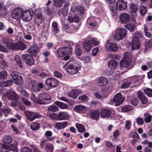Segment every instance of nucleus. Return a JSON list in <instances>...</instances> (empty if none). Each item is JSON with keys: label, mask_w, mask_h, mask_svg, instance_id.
I'll list each match as a JSON object with an SVG mask.
<instances>
[{"label": "nucleus", "mask_w": 152, "mask_h": 152, "mask_svg": "<svg viewBox=\"0 0 152 152\" xmlns=\"http://www.w3.org/2000/svg\"><path fill=\"white\" fill-rule=\"evenodd\" d=\"M72 51L71 47H65L59 48L57 50V53L58 58H62L67 55H70Z\"/></svg>", "instance_id": "nucleus-1"}, {"label": "nucleus", "mask_w": 152, "mask_h": 152, "mask_svg": "<svg viewBox=\"0 0 152 152\" xmlns=\"http://www.w3.org/2000/svg\"><path fill=\"white\" fill-rule=\"evenodd\" d=\"M58 84L57 80L52 78H48L45 81L44 86L46 89L49 90L56 87Z\"/></svg>", "instance_id": "nucleus-2"}, {"label": "nucleus", "mask_w": 152, "mask_h": 152, "mask_svg": "<svg viewBox=\"0 0 152 152\" xmlns=\"http://www.w3.org/2000/svg\"><path fill=\"white\" fill-rule=\"evenodd\" d=\"M127 31L124 28H120L118 30L114 36L115 39L117 41L123 39L127 34Z\"/></svg>", "instance_id": "nucleus-3"}, {"label": "nucleus", "mask_w": 152, "mask_h": 152, "mask_svg": "<svg viewBox=\"0 0 152 152\" xmlns=\"http://www.w3.org/2000/svg\"><path fill=\"white\" fill-rule=\"evenodd\" d=\"M141 34L138 33L135 34L132 39V50L135 49H139L140 48V43L139 37H140Z\"/></svg>", "instance_id": "nucleus-4"}, {"label": "nucleus", "mask_w": 152, "mask_h": 152, "mask_svg": "<svg viewBox=\"0 0 152 152\" xmlns=\"http://www.w3.org/2000/svg\"><path fill=\"white\" fill-rule=\"evenodd\" d=\"M31 11L27 10L23 12L22 10V12L21 15L22 19L25 21L28 22L31 20L33 17V11L31 10Z\"/></svg>", "instance_id": "nucleus-5"}, {"label": "nucleus", "mask_w": 152, "mask_h": 152, "mask_svg": "<svg viewBox=\"0 0 152 152\" xmlns=\"http://www.w3.org/2000/svg\"><path fill=\"white\" fill-rule=\"evenodd\" d=\"M22 58L25 63L29 66H32L34 64V60L33 56L28 54L22 55Z\"/></svg>", "instance_id": "nucleus-6"}, {"label": "nucleus", "mask_w": 152, "mask_h": 152, "mask_svg": "<svg viewBox=\"0 0 152 152\" xmlns=\"http://www.w3.org/2000/svg\"><path fill=\"white\" fill-rule=\"evenodd\" d=\"M15 83L18 85H20L23 83V80L22 76L19 75L18 72L15 71L12 72L11 73Z\"/></svg>", "instance_id": "nucleus-7"}, {"label": "nucleus", "mask_w": 152, "mask_h": 152, "mask_svg": "<svg viewBox=\"0 0 152 152\" xmlns=\"http://www.w3.org/2000/svg\"><path fill=\"white\" fill-rule=\"evenodd\" d=\"M28 119L31 121L41 117V115L37 112L27 111L25 113Z\"/></svg>", "instance_id": "nucleus-8"}, {"label": "nucleus", "mask_w": 152, "mask_h": 152, "mask_svg": "<svg viewBox=\"0 0 152 152\" xmlns=\"http://www.w3.org/2000/svg\"><path fill=\"white\" fill-rule=\"evenodd\" d=\"M38 99L39 103L41 104H44L45 101H49L51 99V96L48 94L43 92L40 94L38 96Z\"/></svg>", "instance_id": "nucleus-9"}, {"label": "nucleus", "mask_w": 152, "mask_h": 152, "mask_svg": "<svg viewBox=\"0 0 152 152\" xmlns=\"http://www.w3.org/2000/svg\"><path fill=\"white\" fill-rule=\"evenodd\" d=\"M22 12V9L18 8L14 10L12 13V16L13 18L16 20H19L21 18V15Z\"/></svg>", "instance_id": "nucleus-10"}, {"label": "nucleus", "mask_w": 152, "mask_h": 152, "mask_svg": "<svg viewBox=\"0 0 152 152\" xmlns=\"http://www.w3.org/2000/svg\"><path fill=\"white\" fill-rule=\"evenodd\" d=\"M5 96L9 99L16 100L17 99L18 97V96L17 94L15 92L11 90H8L5 94Z\"/></svg>", "instance_id": "nucleus-11"}, {"label": "nucleus", "mask_w": 152, "mask_h": 152, "mask_svg": "<svg viewBox=\"0 0 152 152\" xmlns=\"http://www.w3.org/2000/svg\"><path fill=\"white\" fill-rule=\"evenodd\" d=\"M124 99L120 93L117 94L114 97L113 102H115V105L118 106L121 105L124 101Z\"/></svg>", "instance_id": "nucleus-12"}, {"label": "nucleus", "mask_w": 152, "mask_h": 152, "mask_svg": "<svg viewBox=\"0 0 152 152\" xmlns=\"http://www.w3.org/2000/svg\"><path fill=\"white\" fill-rule=\"evenodd\" d=\"M116 6L117 9L120 11L126 9L127 7V3L124 0H118Z\"/></svg>", "instance_id": "nucleus-13"}, {"label": "nucleus", "mask_w": 152, "mask_h": 152, "mask_svg": "<svg viewBox=\"0 0 152 152\" xmlns=\"http://www.w3.org/2000/svg\"><path fill=\"white\" fill-rule=\"evenodd\" d=\"M67 121L63 122H56L53 124V126L56 129L60 130L65 128L68 125Z\"/></svg>", "instance_id": "nucleus-14"}, {"label": "nucleus", "mask_w": 152, "mask_h": 152, "mask_svg": "<svg viewBox=\"0 0 152 152\" xmlns=\"http://www.w3.org/2000/svg\"><path fill=\"white\" fill-rule=\"evenodd\" d=\"M27 52L29 53L30 55L35 57L37 55L38 53V48L36 46L34 45H32L28 50Z\"/></svg>", "instance_id": "nucleus-15"}, {"label": "nucleus", "mask_w": 152, "mask_h": 152, "mask_svg": "<svg viewBox=\"0 0 152 152\" xmlns=\"http://www.w3.org/2000/svg\"><path fill=\"white\" fill-rule=\"evenodd\" d=\"M89 107L85 106L79 105L75 106L74 108V110L78 113H84L86 112Z\"/></svg>", "instance_id": "nucleus-16"}, {"label": "nucleus", "mask_w": 152, "mask_h": 152, "mask_svg": "<svg viewBox=\"0 0 152 152\" xmlns=\"http://www.w3.org/2000/svg\"><path fill=\"white\" fill-rule=\"evenodd\" d=\"M7 47L11 50H16V44L14 43L13 40L11 39H8L4 41Z\"/></svg>", "instance_id": "nucleus-17"}, {"label": "nucleus", "mask_w": 152, "mask_h": 152, "mask_svg": "<svg viewBox=\"0 0 152 152\" xmlns=\"http://www.w3.org/2000/svg\"><path fill=\"white\" fill-rule=\"evenodd\" d=\"M119 18L121 23H126L129 21L130 16L126 13H123L120 15Z\"/></svg>", "instance_id": "nucleus-18"}, {"label": "nucleus", "mask_w": 152, "mask_h": 152, "mask_svg": "<svg viewBox=\"0 0 152 152\" xmlns=\"http://www.w3.org/2000/svg\"><path fill=\"white\" fill-rule=\"evenodd\" d=\"M111 110L107 108H102L101 111V116L102 118L108 117L111 115Z\"/></svg>", "instance_id": "nucleus-19"}, {"label": "nucleus", "mask_w": 152, "mask_h": 152, "mask_svg": "<svg viewBox=\"0 0 152 152\" xmlns=\"http://www.w3.org/2000/svg\"><path fill=\"white\" fill-rule=\"evenodd\" d=\"M119 65L121 67H126L129 69H131L133 67L130 62L124 59H122Z\"/></svg>", "instance_id": "nucleus-20"}, {"label": "nucleus", "mask_w": 152, "mask_h": 152, "mask_svg": "<svg viewBox=\"0 0 152 152\" xmlns=\"http://www.w3.org/2000/svg\"><path fill=\"white\" fill-rule=\"evenodd\" d=\"M137 96L142 104H145L148 102L147 98L143 92L139 91L138 93Z\"/></svg>", "instance_id": "nucleus-21"}, {"label": "nucleus", "mask_w": 152, "mask_h": 152, "mask_svg": "<svg viewBox=\"0 0 152 152\" xmlns=\"http://www.w3.org/2000/svg\"><path fill=\"white\" fill-rule=\"evenodd\" d=\"M89 115L91 118L96 120L99 116V110H91L90 112Z\"/></svg>", "instance_id": "nucleus-22"}, {"label": "nucleus", "mask_w": 152, "mask_h": 152, "mask_svg": "<svg viewBox=\"0 0 152 152\" xmlns=\"http://www.w3.org/2000/svg\"><path fill=\"white\" fill-rule=\"evenodd\" d=\"M58 116L59 121L68 120L69 118L68 114L65 112H60L58 113Z\"/></svg>", "instance_id": "nucleus-23"}, {"label": "nucleus", "mask_w": 152, "mask_h": 152, "mask_svg": "<svg viewBox=\"0 0 152 152\" xmlns=\"http://www.w3.org/2000/svg\"><path fill=\"white\" fill-rule=\"evenodd\" d=\"M35 17H36V23L37 26H39L40 24H42L44 21V19L43 18L42 15L39 13L35 14Z\"/></svg>", "instance_id": "nucleus-24"}, {"label": "nucleus", "mask_w": 152, "mask_h": 152, "mask_svg": "<svg viewBox=\"0 0 152 152\" xmlns=\"http://www.w3.org/2000/svg\"><path fill=\"white\" fill-rule=\"evenodd\" d=\"M108 49L111 50V51L115 52L118 50V47L115 43L111 42L107 45Z\"/></svg>", "instance_id": "nucleus-25"}, {"label": "nucleus", "mask_w": 152, "mask_h": 152, "mask_svg": "<svg viewBox=\"0 0 152 152\" xmlns=\"http://www.w3.org/2000/svg\"><path fill=\"white\" fill-rule=\"evenodd\" d=\"M107 80L104 77H100L97 80V83L99 86H105L107 83Z\"/></svg>", "instance_id": "nucleus-26"}, {"label": "nucleus", "mask_w": 152, "mask_h": 152, "mask_svg": "<svg viewBox=\"0 0 152 152\" xmlns=\"http://www.w3.org/2000/svg\"><path fill=\"white\" fill-rule=\"evenodd\" d=\"M83 45L85 50L87 52H89L92 47L91 42L89 40H85L83 42Z\"/></svg>", "instance_id": "nucleus-27"}, {"label": "nucleus", "mask_w": 152, "mask_h": 152, "mask_svg": "<svg viewBox=\"0 0 152 152\" xmlns=\"http://www.w3.org/2000/svg\"><path fill=\"white\" fill-rule=\"evenodd\" d=\"M137 81V80L135 78H133L130 81L123 83L121 86L122 88H126L129 87L132 83H135Z\"/></svg>", "instance_id": "nucleus-28"}, {"label": "nucleus", "mask_w": 152, "mask_h": 152, "mask_svg": "<svg viewBox=\"0 0 152 152\" xmlns=\"http://www.w3.org/2000/svg\"><path fill=\"white\" fill-rule=\"evenodd\" d=\"M79 91L78 90L74 89L70 92L68 94L69 96L74 99L76 98L79 94Z\"/></svg>", "instance_id": "nucleus-29"}, {"label": "nucleus", "mask_w": 152, "mask_h": 152, "mask_svg": "<svg viewBox=\"0 0 152 152\" xmlns=\"http://www.w3.org/2000/svg\"><path fill=\"white\" fill-rule=\"evenodd\" d=\"M16 50H23L25 49L26 45L23 42L19 41L18 42H16Z\"/></svg>", "instance_id": "nucleus-30"}, {"label": "nucleus", "mask_w": 152, "mask_h": 152, "mask_svg": "<svg viewBox=\"0 0 152 152\" xmlns=\"http://www.w3.org/2000/svg\"><path fill=\"white\" fill-rule=\"evenodd\" d=\"M10 150L14 152H18V143L15 141L11 144H10Z\"/></svg>", "instance_id": "nucleus-31"}, {"label": "nucleus", "mask_w": 152, "mask_h": 152, "mask_svg": "<svg viewBox=\"0 0 152 152\" xmlns=\"http://www.w3.org/2000/svg\"><path fill=\"white\" fill-rule=\"evenodd\" d=\"M87 23L91 26L95 27L97 25L96 21L95 20V19L93 17L88 18L87 19Z\"/></svg>", "instance_id": "nucleus-32"}, {"label": "nucleus", "mask_w": 152, "mask_h": 152, "mask_svg": "<svg viewBox=\"0 0 152 152\" xmlns=\"http://www.w3.org/2000/svg\"><path fill=\"white\" fill-rule=\"evenodd\" d=\"M67 19L70 23H72L73 22L78 23L80 20V19L77 16L72 17L69 15Z\"/></svg>", "instance_id": "nucleus-33"}, {"label": "nucleus", "mask_w": 152, "mask_h": 152, "mask_svg": "<svg viewBox=\"0 0 152 152\" xmlns=\"http://www.w3.org/2000/svg\"><path fill=\"white\" fill-rule=\"evenodd\" d=\"M16 63L19 66V68L21 69L23 68L22 62L20 57L18 55H16L15 57Z\"/></svg>", "instance_id": "nucleus-34"}, {"label": "nucleus", "mask_w": 152, "mask_h": 152, "mask_svg": "<svg viewBox=\"0 0 152 152\" xmlns=\"http://www.w3.org/2000/svg\"><path fill=\"white\" fill-rule=\"evenodd\" d=\"M118 65L117 61L114 60H111L108 63V66L111 69H115Z\"/></svg>", "instance_id": "nucleus-35"}, {"label": "nucleus", "mask_w": 152, "mask_h": 152, "mask_svg": "<svg viewBox=\"0 0 152 152\" xmlns=\"http://www.w3.org/2000/svg\"><path fill=\"white\" fill-rule=\"evenodd\" d=\"M12 83V81L11 80L3 81L0 82V85L2 87H6L11 86Z\"/></svg>", "instance_id": "nucleus-36"}, {"label": "nucleus", "mask_w": 152, "mask_h": 152, "mask_svg": "<svg viewBox=\"0 0 152 152\" xmlns=\"http://www.w3.org/2000/svg\"><path fill=\"white\" fill-rule=\"evenodd\" d=\"M4 143L10 144L12 141L13 139L10 136H5L3 139Z\"/></svg>", "instance_id": "nucleus-37"}, {"label": "nucleus", "mask_w": 152, "mask_h": 152, "mask_svg": "<svg viewBox=\"0 0 152 152\" xmlns=\"http://www.w3.org/2000/svg\"><path fill=\"white\" fill-rule=\"evenodd\" d=\"M76 127L79 132L83 133L86 131L84 126L80 124L77 123Z\"/></svg>", "instance_id": "nucleus-38"}, {"label": "nucleus", "mask_w": 152, "mask_h": 152, "mask_svg": "<svg viewBox=\"0 0 152 152\" xmlns=\"http://www.w3.org/2000/svg\"><path fill=\"white\" fill-rule=\"evenodd\" d=\"M54 103L61 109H66L68 107L66 104L59 101H56Z\"/></svg>", "instance_id": "nucleus-39"}, {"label": "nucleus", "mask_w": 152, "mask_h": 152, "mask_svg": "<svg viewBox=\"0 0 152 152\" xmlns=\"http://www.w3.org/2000/svg\"><path fill=\"white\" fill-rule=\"evenodd\" d=\"M101 105V102L97 101H94L91 103V107L92 108H97L100 107Z\"/></svg>", "instance_id": "nucleus-40"}, {"label": "nucleus", "mask_w": 152, "mask_h": 152, "mask_svg": "<svg viewBox=\"0 0 152 152\" xmlns=\"http://www.w3.org/2000/svg\"><path fill=\"white\" fill-rule=\"evenodd\" d=\"M54 148L53 145L50 143L48 144L44 147V148L47 152H53Z\"/></svg>", "instance_id": "nucleus-41"}, {"label": "nucleus", "mask_w": 152, "mask_h": 152, "mask_svg": "<svg viewBox=\"0 0 152 152\" xmlns=\"http://www.w3.org/2000/svg\"><path fill=\"white\" fill-rule=\"evenodd\" d=\"M122 111L123 112H127L133 109V107L129 105H126L124 106L121 107Z\"/></svg>", "instance_id": "nucleus-42"}, {"label": "nucleus", "mask_w": 152, "mask_h": 152, "mask_svg": "<svg viewBox=\"0 0 152 152\" xmlns=\"http://www.w3.org/2000/svg\"><path fill=\"white\" fill-rule=\"evenodd\" d=\"M40 127V124L37 122H33L31 126V128L33 130H37Z\"/></svg>", "instance_id": "nucleus-43"}, {"label": "nucleus", "mask_w": 152, "mask_h": 152, "mask_svg": "<svg viewBox=\"0 0 152 152\" xmlns=\"http://www.w3.org/2000/svg\"><path fill=\"white\" fill-rule=\"evenodd\" d=\"M1 109V111L4 114L5 117L8 116V114H10L11 111V109L9 107L5 108H2Z\"/></svg>", "instance_id": "nucleus-44"}, {"label": "nucleus", "mask_w": 152, "mask_h": 152, "mask_svg": "<svg viewBox=\"0 0 152 152\" xmlns=\"http://www.w3.org/2000/svg\"><path fill=\"white\" fill-rule=\"evenodd\" d=\"M69 62H67L63 66L66 72L68 73L69 74L70 71H71L72 68H73L74 65H69Z\"/></svg>", "instance_id": "nucleus-45"}, {"label": "nucleus", "mask_w": 152, "mask_h": 152, "mask_svg": "<svg viewBox=\"0 0 152 152\" xmlns=\"http://www.w3.org/2000/svg\"><path fill=\"white\" fill-rule=\"evenodd\" d=\"M29 87L31 90L34 92L38 91V89L37 88V84L36 83H31L29 85Z\"/></svg>", "instance_id": "nucleus-46"}, {"label": "nucleus", "mask_w": 152, "mask_h": 152, "mask_svg": "<svg viewBox=\"0 0 152 152\" xmlns=\"http://www.w3.org/2000/svg\"><path fill=\"white\" fill-rule=\"evenodd\" d=\"M65 0H53L54 4L57 7H61Z\"/></svg>", "instance_id": "nucleus-47"}, {"label": "nucleus", "mask_w": 152, "mask_h": 152, "mask_svg": "<svg viewBox=\"0 0 152 152\" xmlns=\"http://www.w3.org/2000/svg\"><path fill=\"white\" fill-rule=\"evenodd\" d=\"M75 54L79 56L81 55L83 53V51L79 45H76L75 46Z\"/></svg>", "instance_id": "nucleus-48"}, {"label": "nucleus", "mask_w": 152, "mask_h": 152, "mask_svg": "<svg viewBox=\"0 0 152 152\" xmlns=\"http://www.w3.org/2000/svg\"><path fill=\"white\" fill-rule=\"evenodd\" d=\"M58 109V107L55 105H52L49 106L48 108V111L55 112L57 111Z\"/></svg>", "instance_id": "nucleus-49"}, {"label": "nucleus", "mask_w": 152, "mask_h": 152, "mask_svg": "<svg viewBox=\"0 0 152 152\" xmlns=\"http://www.w3.org/2000/svg\"><path fill=\"white\" fill-rule=\"evenodd\" d=\"M138 9V7L136 4H132L130 6V10L131 12L132 13L136 12Z\"/></svg>", "instance_id": "nucleus-50"}, {"label": "nucleus", "mask_w": 152, "mask_h": 152, "mask_svg": "<svg viewBox=\"0 0 152 152\" xmlns=\"http://www.w3.org/2000/svg\"><path fill=\"white\" fill-rule=\"evenodd\" d=\"M144 116H145L146 117L145 118L144 121H145L147 123H149L151 121L152 116L151 115L149 114L148 113L147 114H145Z\"/></svg>", "instance_id": "nucleus-51"}, {"label": "nucleus", "mask_w": 152, "mask_h": 152, "mask_svg": "<svg viewBox=\"0 0 152 152\" xmlns=\"http://www.w3.org/2000/svg\"><path fill=\"white\" fill-rule=\"evenodd\" d=\"M8 76L7 72L6 71L0 72V80L6 79Z\"/></svg>", "instance_id": "nucleus-52"}, {"label": "nucleus", "mask_w": 152, "mask_h": 152, "mask_svg": "<svg viewBox=\"0 0 152 152\" xmlns=\"http://www.w3.org/2000/svg\"><path fill=\"white\" fill-rule=\"evenodd\" d=\"M144 92L148 96L152 97V89L146 88L144 90Z\"/></svg>", "instance_id": "nucleus-53"}, {"label": "nucleus", "mask_w": 152, "mask_h": 152, "mask_svg": "<svg viewBox=\"0 0 152 152\" xmlns=\"http://www.w3.org/2000/svg\"><path fill=\"white\" fill-rule=\"evenodd\" d=\"M78 68L79 67L74 65L73 68H72L71 71H70L69 74L74 75L76 74L78 71Z\"/></svg>", "instance_id": "nucleus-54"}, {"label": "nucleus", "mask_w": 152, "mask_h": 152, "mask_svg": "<svg viewBox=\"0 0 152 152\" xmlns=\"http://www.w3.org/2000/svg\"><path fill=\"white\" fill-rule=\"evenodd\" d=\"M52 27L54 30L53 31L54 32H56L57 34L58 33L59 29L58 27V24L56 21H53L52 23Z\"/></svg>", "instance_id": "nucleus-55"}, {"label": "nucleus", "mask_w": 152, "mask_h": 152, "mask_svg": "<svg viewBox=\"0 0 152 152\" xmlns=\"http://www.w3.org/2000/svg\"><path fill=\"white\" fill-rule=\"evenodd\" d=\"M30 97L31 99L33 101L36 103H39V101L38 99V96L37 98L34 94H31Z\"/></svg>", "instance_id": "nucleus-56"}, {"label": "nucleus", "mask_w": 152, "mask_h": 152, "mask_svg": "<svg viewBox=\"0 0 152 152\" xmlns=\"http://www.w3.org/2000/svg\"><path fill=\"white\" fill-rule=\"evenodd\" d=\"M125 27L129 30L130 31H133L135 28V27L134 25L131 23L127 24Z\"/></svg>", "instance_id": "nucleus-57"}, {"label": "nucleus", "mask_w": 152, "mask_h": 152, "mask_svg": "<svg viewBox=\"0 0 152 152\" xmlns=\"http://www.w3.org/2000/svg\"><path fill=\"white\" fill-rule=\"evenodd\" d=\"M50 117L53 120H58V114H57L55 113L51 114L50 115Z\"/></svg>", "instance_id": "nucleus-58"}, {"label": "nucleus", "mask_w": 152, "mask_h": 152, "mask_svg": "<svg viewBox=\"0 0 152 152\" xmlns=\"http://www.w3.org/2000/svg\"><path fill=\"white\" fill-rule=\"evenodd\" d=\"M20 152H32V151L28 147H24L21 149Z\"/></svg>", "instance_id": "nucleus-59"}, {"label": "nucleus", "mask_w": 152, "mask_h": 152, "mask_svg": "<svg viewBox=\"0 0 152 152\" xmlns=\"http://www.w3.org/2000/svg\"><path fill=\"white\" fill-rule=\"evenodd\" d=\"M125 124V128L127 130H129L130 129L131 127V123L130 121L129 120L126 121Z\"/></svg>", "instance_id": "nucleus-60"}, {"label": "nucleus", "mask_w": 152, "mask_h": 152, "mask_svg": "<svg viewBox=\"0 0 152 152\" xmlns=\"http://www.w3.org/2000/svg\"><path fill=\"white\" fill-rule=\"evenodd\" d=\"M145 48L148 49V48H152V39H151L148 42H146L145 45Z\"/></svg>", "instance_id": "nucleus-61"}, {"label": "nucleus", "mask_w": 152, "mask_h": 152, "mask_svg": "<svg viewBox=\"0 0 152 152\" xmlns=\"http://www.w3.org/2000/svg\"><path fill=\"white\" fill-rule=\"evenodd\" d=\"M99 50L98 47H95L92 51V55L93 56H96Z\"/></svg>", "instance_id": "nucleus-62"}, {"label": "nucleus", "mask_w": 152, "mask_h": 152, "mask_svg": "<svg viewBox=\"0 0 152 152\" xmlns=\"http://www.w3.org/2000/svg\"><path fill=\"white\" fill-rule=\"evenodd\" d=\"M140 10L141 14L142 15H144L147 12V8L144 6L141 7Z\"/></svg>", "instance_id": "nucleus-63"}, {"label": "nucleus", "mask_w": 152, "mask_h": 152, "mask_svg": "<svg viewBox=\"0 0 152 152\" xmlns=\"http://www.w3.org/2000/svg\"><path fill=\"white\" fill-rule=\"evenodd\" d=\"M136 122L139 125H142L144 123L143 119L140 117H138L136 119Z\"/></svg>", "instance_id": "nucleus-64"}]
</instances>
